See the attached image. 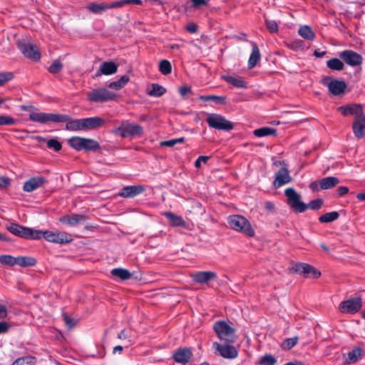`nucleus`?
<instances>
[{
    "label": "nucleus",
    "instance_id": "obj_1",
    "mask_svg": "<svg viewBox=\"0 0 365 365\" xmlns=\"http://www.w3.org/2000/svg\"><path fill=\"white\" fill-rule=\"evenodd\" d=\"M227 223L230 228L242 232L246 236L253 237L255 231L249 220L240 215H232L227 217Z\"/></svg>",
    "mask_w": 365,
    "mask_h": 365
},
{
    "label": "nucleus",
    "instance_id": "obj_2",
    "mask_svg": "<svg viewBox=\"0 0 365 365\" xmlns=\"http://www.w3.org/2000/svg\"><path fill=\"white\" fill-rule=\"evenodd\" d=\"M219 339L225 344H232L235 341V329L225 321H217L213 325Z\"/></svg>",
    "mask_w": 365,
    "mask_h": 365
},
{
    "label": "nucleus",
    "instance_id": "obj_3",
    "mask_svg": "<svg viewBox=\"0 0 365 365\" xmlns=\"http://www.w3.org/2000/svg\"><path fill=\"white\" fill-rule=\"evenodd\" d=\"M68 144L77 151H96L100 148V144L95 140L74 136L68 140Z\"/></svg>",
    "mask_w": 365,
    "mask_h": 365
},
{
    "label": "nucleus",
    "instance_id": "obj_4",
    "mask_svg": "<svg viewBox=\"0 0 365 365\" xmlns=\"http://www.w3.org/2000/svg\"><path fill=\"white\" fill-rule=\"evenodd\" d=\"M29 119L34 122L43 124H46L50 122L67 123V121L69 120V115L58 113L32 112L29 113Z\"/></svg>",
    "mask_w": 365,
    "mask_h": 365
},
{
    "label": "nucleus",
    "instance_id": "obj_5",
    "mask_svg": "<svg viewBox=\"0 0 365 365\" xmlns=\"http://www.w3.org/2000/svg\"><path fill=\"white\" fill-rule=\"evenodd\" d=\"M284 195L287 204L295 213H302L307 210V204L302 201L301 195L293 187L287 188Z\"/></svg>",
    "mask_w": 365,
    "mask_h": 365
},
{
    "label": "nucleus",
    "instance_id": "obj_6",
    "mask_svg": "<svg viewBox=\"0 0 365 365\" xmlns=\"http://www.w3.org/2000/svg\"><path fill=\"white\" fill-rule=\"evenodd\" d=\"M7 230L13 235L26 240H39L38 235L40 232L37 230L24 227L16 223L7 225Z\"/></svg>",
    "mask_w": 365,
    "mask_h": 365
},
{
    "label": "nucleus",
    "instance_id": "obj_7",
    "mask_svg": "<svg viewBox=\"0 0 365 365\" xmlns=\"http://www.w3.org/2000/svg\"><path fill=\"white\" fill-rule=\"evenodd\" d=\"M206 121L209 127L218 130L229 131L233 128V123L217 113H207Z\"/></svg>",
    "mask_w": 365,
    "mask_h": 365
},
{
    "label": "nucleus",
    "instance_id": "obj_8",
    "mask_svg": "<svg viewBox=\"0 0 365 365\" xmlns=\"http://www.w3.org/2000/svg\"><path fill=\"white\" fill-rule=\"evenodd\" d=\"M37 232H40L38 235L39 236V239L44 238L46 240L50 242L58 243V244H65L72 241V239L69 237L67 233L57 232H53L51 231H42L40 230H37Z\"/></svg>",
    "mask_w": 365,
    "mask_h": 365
},
{
    "label": "nucleus",
    "instance_id": "obj_9",
    "mask_svg": "<svg viewBox=\"0 0 365 365\" xmlns=\"http://www.w3.org/2000/svg\"><path fill=\"white\" fill-rule=\"evenodd\" d=\"M116 95L105 88H98L88 93L87 97L91 102H106L115 98Z\"/></svg>",
    "mask_w": 365,
    "mask_h": 365
},
{
    "label": "nucleus",
    "instance_id": "obj_10",
    "mask_svg": "<svg viewBox=\"0 0 365 365\" xmlns=\"http://www.w3.org/2000/svg\"><path fill=\"white\" fill-rule=\"evenodd\" d=\"M17 46L22 54L27 58L38 61L41 58V53L37 47L25 41H18Z\"/></svg>",
    "mask_w": 365,
    "mask_h": 365
},
{
    "label": "nucleus",
    "instance_id": "obj_11",
    "mask_svg": "<svg viewBox=\"0 0 365 365\" xmlns=\"http://www.w3.org/2000/svg\"><path fill=\"white\" fill-rule=\"evenodd\" d=\"M362 307V300L360 297H354L343 301L339 304V309L343 314H356Z\"/></svg>",
    "mask_w": 365,
    "mask_h": 365
},
{
    "label": "nucleus",
    "instance_id": "obj_12",
    "mask_svg": "<svg viewBox=\"0 0 365 365\" xmlns=\"http://www.w3.org/2000/svg\"><path fill=\"white\" fill-rule=\"evenodd\" d=\"M291 269L294 272L303 274L304 277H308L309 274H311L315 279H317L321 275V272L313 266L303 262L294 263L292 265Z\"/></svg>",
    "mask_w": 365,
    "mask_h": 365
},
{
    "label": "nucleus",
    "instance_id": "obj_13",
    "mask_svg": "<svg viewBox=\"0 0 365 365\" xmlns=\"http://www.w3.org/2000/svg\"><path fill=\"white\" fill-rule=\"evenodd\" d=\"M213 347L220 356L225 359H235L238 355V351L236 348L230 345V344H220L215 341L213 343Z\"/></svg>",
    "mask_w": 365,
    "mask_h": 365
},
{
    "label": "nucleus",
    "instance_id": "obj_14",
    "mask_svg": "<svg viewBox=\"0 0 365 365\" xmlns=\"http://www.w3.org/2000/svg\"><path fill=\"white\" fill-rule=\"evenodd\" d=\"M292 181L289 171L287 166L282 167L276 173L273 181L274 188H279Z\"/></svg>",
    "mask_w": 365,
    "mask_h": 365
},
{
    "label": "nucleus",
    "instance_id": "obj_15",
    "mask_svg": "<svg viewBox=\"0 0 365 365\" xmlns=\"http://www.w3.org/2000/svg\"><path fill=\"white\" fill-rule=\"evenodd\" d=\"M146 187L143 185H128L120 189L118 195L124 198L134 197L143 193Z\"/></svg>",
    "mask_w": 365,
    "mask_h": 365
},
{
    "label": "nucleus",
    "instance_id": "obj_16",
    "mask_svg": "<svg viewBox=\"0 0 365 365\" xmlns=\"http://www.w3.org/2000/svg\"><path fill=\"white\" fill-rule=\"evenodd\" d=\"M339 56L346 63L351 66H357L362 63V57L351 50H345L339 53Z\"/></svg>",
    "mask_w": 365,
    "mask_h": 365
},
{
    "label": "nucleus",
    "instance_id": "obj_17",
    "mask_svg": "<svg viewBox=\"0 0 365 365\" xmlns=\"http://www.w3.org/2000/svg\"><path fill=\"white\" fill-rule=\"evenodd\" d=\"M48 180L42 176H36L26 180L23 186V190L25 192H31L46 184Z\"/></svg>",
    "mask_w": 365,
    "mask_h": 365
},
{
    "label": "nucleus",
    "instance_id": "obj_18",
    "mask_svg": "<svg viewBox=\"0 0 365 365\" xmlns=\"http://www.w3.org/2000/svg\"><path fill=\"white\" fill-rule=\"evenodd\" d=\"M192 356V352L190 349L180 348L173 353V358L176 363L185 365L189 362Z\"/></svg>",
    "mask_w": 365,
    "mask_h": 365
},
{
    "label": "nucleus",
    "instance_id": "obj_19",
    "mask_svg": "<svg viewBox=\"0 0 365 365\" xmlns=\"http://www.w3.org/2000/svg\"><path fill=\"white\" fill-rule=\"evenodd\" d=\"M86 216L82 214L72 213L71 215H65L59 218V221L69 226H76L86 220Z\"/></svg>",
    "mask_w": 365,
    "mask_h": 365
},
{
    "label": "nucleus",
    "instance_id": "obj_20",
    "mask_svg": "<svg viewBox=\"0 0 365 365\" xmlns=\"http://www.w3.org/2000/svg\"><path fill=\"white\" fill-rule=\"evenodd\" d=\"M352 128L356 138H361L365 136V115L361 114L356 116Z\"/></svg>",
    "mask_w": 365,
    "mask_h": 365
},
{
    "label": "nucleus",
    "instance_id": "obj_21",
    "mask_svg": "<svg viewBox=\"0 0 365 365\" xmlns=\"http://www.w3.org/2000/svg\"><path fill=\"white\" fill-rule=\"evenodd\" d=\"M106 121L103 118L94 116L83 118L84 130H93L103 126Z\"/></svg>",
    "mask_w": 365,
    "mask_h": 365
},
{
    "label": "nucleus",
    "instance_id": "obj_22",
    "mask_svg": "<svg viewBox=\"0 0 365 365\" xmlns=\"http://www.w3.org/2000/svg\"><path fill=\"white\" fill-rule=\"evenodd\" d=\"M217 277V274L211 271L197 272L192 275V279L200 284H205Z\"/></svg>",
    "mask_w": 365,
    "mask_h": 365
},
{
    "label": "nucleus",
    "instance_id": "obj_23",
    "mask_svg": "<svg viewBox=\"0 0 365 365\" xmlns=\"http://www.w3.org/2000/svg\"><path fill=\"white\" fill-rule=\"evenodd\" d=\"M329 91L334 96L343 93L346 88V84L344 81L331 80L327 83Z\"/></svg>",
    "mask_w": 365,
    "mask_h": 365
},
{
    "label": "nucleus",
    "instance_id": "obj_24",
    "mask_svg": "<svg viewBox=\"0 0 365 365\" xmlns=\"http://www.w3.org/2000/svg\"><path fill=\"white\" fill-rule=\"evenodd\" d=\"M222 78L235 88H245L247 87V83L242 77L231 75H222Z\"/></svg>",
    "mask_w": 365,
    "mask_h": 365
},
{
    "label": "nucleus",
    "instance_id": "obj_25",
    "mask_svg": "<svg viewBox=\"0 0 365 365\" xmlns=\"http://www.w3.org/2000/svg\"><path fill=\"white\" fill-rule=\"evenodd\" d=\"M164 216H165L170 225L173 227L187 228V223L183 220L181 216L176 215L175 214L171 212H166L164 213Z\"/></svg>",
    "mask_w": 365,
    "mask_h": 365
},
{
    "label": "nucleus",
    "instance_id": "obj_26",
    "mask_svg": "<svg viewBox=\"0 0 365 365\" xmlns=\"http://www.w3.org/2000/svg\"><path fill=\"white\" fill-rule=\"evenodd\" d=\"M339 111L344 115H361V106L360 104H351L342 106L338 108Z\"/></svg>",
    "mask_w": 365,
    "mask_h": 365
},
{
    "label": "nucleus",
    "instance_id": "obj_27",
    "mask_svg": "<svg viewBox=\"0 0 365 365\" xmlns=\"http://www.w3.org/2000/svg\"><path fill=\"white\" fill-rule=\"evenodd\" d=\"M252 52L248 60V68H253L261 58V54L258 46L255 42L251 41Z\"/></svg>",
    "mask_w": 365,
    "mask_h": 365
},
{
    "label": "nucleus",
    "instance_id": "obj_28",
    "mask_svg": "<svg viewBox=\"0 0 365 365\" xmlns=\"http://www.w3.org/2000/svg\"><path fill=\"white\" fill-rule=\"evenodd\" d=\"M65 129L66 130L78 132L84 130L83 124V118L79 119H72L69 115V120L67 121Z\"/></svg>",
    "mask_w": 365,
    "mask_h": 365
},
{
    "label": "nucleus",
    "instance_id": "obj_29",
    "mask_svg": "<svg viewBox=\"0 0 365 365\" xmlns=\"http://www.w3.org/2000/svg\"><path fill=\"white\" fill-rule=\"evenodd\" d=\"M299 35L305 40L313 41L315 38V33L311 26L303 25L298 29Z\"/></svg>",
    "mask_w": 365,
    "mask_h": 365
},
{
    "label": "nucleus",
    "instance_id": "obj_30",
    "mask_svg": "<svg viewBox=\"0 0 365 365\" xmlns=\"http://www.w3.org/2000/svg\"><path fill=\"white\" fill-rule=\"evenodd\" d=\"M339 182L336 177L329 176L320 180L322 190H328L335 187Z\"/></svg>",
    "mask_w": 365,
    "mask_h": 365
},
{
    "label": "nucleus",
    "instance_id": "obj_31",
    "mask_svg": "<svg viewBox=\"0 0 365 365\" xmlns=\"http://www.w3.org/2000/svg\"><path fill=\"white\" fill-rule=\"evenodd\" d=\"M117 65L113 61H106L101 65V72L103 73V75L114 74L117 72Z\"/></svg>",
    "mask_w": 365,
    "mask_h": 365
},
{
    "label": "nucleus",
    "instance_id": "obj_32",
    "mask_svg": "<svg viewBox=\"0 0 365 365\" xmlns=\"http://www.w3.org/2000/svg\"><path fill=\"white\" fill-rule=\"evenodd\" d=\"M36 263V259L32 257L19 256L16 257V264H18L22 267H33Z\"/></svg>",
    "mask_w": 365,
    "mask_h": 365
},
{
    "label": "nucleus",
    "instance_id": "obj_33",
    "mask_svg": "<svg viewBox=\"0 0 365 365\" xmlns=\"http://www.w3.org/2000/svg\"><path fill=\"white\" fill-rule=\"evenodd\" d=\"M253 133L256 137L262 138L276 135L277 130L274 128L262 127L255 130Z\"/></svg>",
    "mask_w": 365,
    "mask_h": 365
},
{
    "label": "nucleus",
    "instance_id": "obj_34",
    "mask_svg": "<svg viewBox=\"0 0 365 365\" xmlns=\"http://www.w3.org/2000/svg\"><path fill=\"white\" fill-rule=\"evenodd\" d=\"M129 76L124 75L120 79L115 81H112L108 84V87L115 90H120L123 88L129 81Z\"/></svg>",
    "mask_w": 365,
    "mask_h": 365
},
{
    "label": "nucleus",
    "instance_id": "obj_35",
    "mask_svg": "<svg viewBox=\"0 0 365 365\" xmlns=\"http://www.w3.org/2000/svg\"><path fill=\"white\" fill-rule=\"evenodd\" d=\"M36 358L32 356H26L16 359L11 365H36Z\"/></svg>",
    "mask_w": 365,
    "mask_h": 365
},
{
    "label": "nucleus",
    "instance_id": "obj_36",
    "mask_svg": "<svg viewBox=\"0 0 365 365\" xmlns=\"http://www.w3.org/2000/svg\"><path fill=\"white\" fill-rule=\"evenodd\" d=\"M339 214L336 211L327 212L319 217V221L322 223H329L336 220Z\"/></svg>",
    "mask_w": 365,
    "mask_h": 365
},
{
    "label": "nucleus",
    "instance_id": "obj_37",
    "mask_svg": "<svg viewBox=\"0 0 365 365\" xmlns=\"http://www.w3.org/2000/svg\"><path fill=\"white\" fill-rule=\"evenodd\" d=\"M327 66L333 71H341L344 69V63L336 58H331L327 61Z\"/></svg>",
    "mask_w": 365,
    "mask_h": 365
},
{
    "label": "nucleus",
    "instance_id": "obj_38",
    "mask_svg": "<svg viewBox=\"0 0 365 365\" xmlns=\"http://www.w3.org/2000/svg\"><path fill=\"white\" fill-rule=\"evenodd\" d=\"M111 274L113 276L119 277L122 280L128 279L131 277L130 272L123 268H115L111 270Z\"/></svg>",
    "mask_w": 365,
    "mask_h": 365
},
{
    "label": "nucleus",
    "instance_id": "obj_39",
    "mask_svg": "<svg viewBox=\"0 0 365 365\" xmlns=\"http://www.w3.org/2000/svg\"><path fill=\"white\" fill-rule=\"evenodd\" d=\"M165 92L166 89L163 86L158 83H153L152 84V89L148 92V94L150 96L160 97L163 96Z\"/></svg>",
    "mask_w": 365,
    "mask_h": 365
},
{
    "label": "nucleus",
    "instance_id": "obj_40",
    "mask_svg": "<svg viewBox=\"0 0 365 365\" xmlns=\"http://www.w3.org/2000/svg\"><path fill=\"white\" fill-rule=\"evenodd\" d=\"M87 9L93 14H101L108 9V6L107 4H96L92 2L88 4Z\"/></svg>",
    "mask_w": 365,
    "mask_h": 365
},
{
    "label": "nucleus",
    "instance_id": "obj_41",
    "mask_svg": "<svg viewBox=\"0 0 365 365\" xmlns=\"http://www.w3.org/2000/svg\"><path fill=\"white\" fill-rule=\"evenodd\" d=\"M129 135H138L143 131V127L135 123H125Z\"/></svg>",
    "mask_w": 365,
    "mask_h": 365
},
{
    "label": "nucleus",
    "instance_id": "obj_42",
    "mask_svg": "<svg viewBox=\"0 0 365 365\" xmlns=\"http://www.w3.org/2000/svg\"><path fill=\"white\" fill-rule=\"evenodd\" d=\"M159 71L163 75H168L172 72V66L169 61L162 60L159 63Z\"/></svg>",
    "mask_w": 365,
    "mask_h": 365
},
{
    "label": "nucleus",
    "instance_id": "obj_43",
    "mask_svg": "<svg viewBox=\"0 0 365 365\" xmlns=\"http://www.w3.org/2000/svg\"><path fill=\"white\" fill-rule=\"evenodd\" d=\"M16 257L9 255H0V263L3 265L12 267L16 264Z\"/></svg>",
    "mask_w": 365,
    "mask_h": 365
},
{
    "label": "nucleus",
    "instance_id": "obj_44",
    "mask_svg": "<svg viewBox=\"0 0 365 365\" xmlns=\"http://www.w3.org/2000/svg\"><path fill=\"white\" fill-rule=\"evenodd\" d=\"M362 350L360 348H355L348 353V362L356 361L361 356Z\"/></svg>",
    "mask_w": 365,
    "mask_h": 365
},
{
    "label": "nucleus",
    "instance_id": "obj_45",
    "mask_svg": "<svg viewBox=\"0 0 365 365\" xmlns=\"http://www.w3.org/2000/svg\"><path fill=\"white\" fill-rule=\"evenodd\" d=\"M298 340L299 338L297 336L287 338L282 343L281 346L284 349L289 350L297 344Z\"/></svg>",
    "mask_w": 365,
    "mask_h": 365
},
{
    "label": "nucleus",
    "instance_id": "obj_46",
    "mask_svg": "<svg viewBox=\"0 0 365 365\" xmlns=\"http://www.w3.org/2000/svg\"><path fill=\"white\" fill-rule=\"evenodd\" d=\"M267 30L272 34H277L279 31V26L274 20L266 19L264 21Z\"/></svg>",
    "mask_w": 365,
    "mask_h": 365
},
{
    "label": "nucleus",
    "instance_id": "obj_47",
    "mask_svg": "<svg viewBox=\"0 0 365 365\" xmlns=\"http://www.w3.org/2000/svg\"><path fill=\"white\" fill-rule=\"evenodd\" d=\"M17 120L9 115H0V126L15 125Z\"/></svg>",
    "mask_w": 365,
    "mask_h": 365
},
{
    "label": "nucleus",
    "instance_id": "obj_48",
    "mask_svg": "<svg viewBox=\"0 0 365 365\" xmlns=\"http://www.w3.org/2000/svg\"><path fill=\"white\" fill-rule=\"evenodd\" d=\"M277 359L271 354H266L259 360L260 365H274Z\"/></svg>",
    "mask_w": 365,
    "mask_h": 365
},
{
    "label": "nucleus",
    "instance_id": "obj_49",
    "mask_svg": "<svg viewBox=\"0 0 365 365\" xmlns=\"http://www.w3.org/2000/svg\"><path fill=\"white\" fill-rule=\"evenodd\" d=\"M63 68V64L59 60H55L48 68V71L53 74L57 73Z\"/></svg>",
    "mask_w": 365,
    "mask_h": 365
},
{
    "label": "nucleus",
    "instance_id": "obj_50",
    "mask_svg": "<svg viewBox=\"0 0 365 365\" xmlns=\"http://www.w3.org/2000/svg\"><path fill=\"white\" fill-rule=\"evenodd\" d=\"M323 203H324V201L322 199L318 198V199L312 200L308 204H307V209L310 208L311 210H318L319 209H320L322 207V206L323 205Z\"/></svg>",
    "mask_w": 365,
    "mask_h": 365
},
{
    "label": "nucleus",
    "instance_id": "obj_51",
    "mask_svg": "<svg viewBox=\"0 0 365 365\" xmlns=\"http://www.w3.org/2000/svg\"><path fill=\"white\" fill-rule=\"evenodd\" d=\"M14 78V74L11 72H0V86H2L6 83L9 82Z\"/></svg>",
    "mask_w": 365,
    "mask_h": 365
},
{
    "label": "nucleus",
    "instance_id": "obj_52",
    "mask_svg": "<svg viewBox=\"0 0 365 365\" xmlns=\"http://www.w3.org/2000/svg\"><path fill=\"white\" fill-rule=\"evenodd\" d=\"M47 147L53 149L55 151H59L62 148L61 143L56 138L48 140Z\"/></svg>",
    "mask_w": 365,
    "mask_h": 365
},
{
    "label": "nucleus",
    "instance_id": "obj_53",
    "mask_svg": "<svg viewBox=\"0 0 365 365\" xmlns=\"http://www.w3.org/2000/svg\"><path fill=\"white\" fill-rule=\"evenodd\" d=\"M113 133L120 135L122 138H125L129 135L128 129L125 124H123L121 126L115 128L113 130Z\"/></svg>",
    "mask_w": 365,
    "mask_h": 365
},
{
    "label": "nucleus",
    "instance_id": "obj_54",
    "mask_svg": "<svg viewBox=\"0 0 365 365\" xmlns=\"http://www.w3.org/2000/svg\"><path fill=\"white\" fill-rule=\"evenodd\" d=\"M200 99H201L204 101H224L225 100V97L215 96V95H208V96H200Z\"/></svg>",
    "mask_w": 365,
    "mask_h": 365
},
{
    "label": "nucleus",
    "instance_id": "obj_55",
    "mask_svg": "<svg viewBox=\"0 0 365 365\" xmlns=\"http://www.w3.org/2000/svg\"><path fill=\"white\" fill-rule=\"evenodd\" d=\"M63 319L66 326L70 329L72 328L76 324V320L74 319L70 318L66 314H63Z\"/></svg>",
    "mask_w": 365,
    "mask_h": 365
},
{
    "label": "nucleus",
    "instance_id": "obj_56",
    "mask_svg": "<svg viewBox=\"0 0 365 365\" xmlns=\"http://www.w3.org/2000/svg\"><path fill=\"white\" fill-rule=\"evenodd\" d=\"M125 5V0L117 1L111 4H107L108 9L113 8H119Z\"/></svg>",
    "mask_w": 365,
    "mask_h": 365
},
{
    "label": "nucleus",
    "instance_id": "obj_57",
    "mask_svg": "<svg viewBox=\"0 0 365 365\" xmlns=\"http://www.w3.org/2000/svg\"><path fill=\"white\" fill-rule=\"evenodd\" d=\"M209 158H210V157L204 156V155H201V156L198 157V158L195 162V166L196 168H200L201 163H206Z\"/></svg>",
    "mask_w": 365,
    "mask_h": 365
},
{
    "label": "nucleus",
    "instance_id": "obj_58",
    "mask_svg": "<svg viewBox=\"0 0 365 365\" xmlns=\"http://www.w3.org/2000/svg\"><path fill=\"white\" fill-rule=\"evenodd\" d=\"M10 184V180L7 177L0 176V189L5 188Z\"/></svg>",
    "mask_w": 365,
    "mask_h": 365
},
{
    "label": "nucleus",
    "instance_id": "obj_59",
    "mask_svg": "<svg viewBox=\"0 0 365 365\" xmlns=\"http://www.w3.org/2000/svg\"><path fill=\"white\" fill-rule=\"evenodd\" d=\"M9 324L5 321L0 322V334L6 333L9 329Z\"/></svg>",
    "mask_w": 365,
    "mask_h": 365
},
{
    "label": "nucleus",
    "instance_id": "obj_60",
    "mask_svg": "<svg viewBox=\"0 0 365 365\" xmlns=\"http://www.w3.org/2000/svg\"><path fill=\"white\" fill-rule=\"evenodd\" d=\"M320 187H321L320 180L319 181H313L309 185V188L313 192H316V191H319V190H322L320 188Z\"/></svg>",
    "mask_w": 365,
    "mask_h": 365
},
{
    "label": "nucleus",
    "instance_id": "obj_61",
    "mask_svg": "<svg viewBox=\"0 0 365 365\" xmlns=\"http://www.w3.org/2000/svg\"><path fill=\"white\" fill-rule=\"evenodd\" d=\"M349 188L346 186H340L337 188L338 196L341 197L348 193Z\"/></svg>",
    "mask_w": 365,
    "mask_h": 365
},
{
    "label": "nucleus",
    "instance_id": "obj_62",
    "mask_svg": "<svg viewBox=\"0 0 365 365\" xmlns=\"http://www.w3.org/2000/svg\"><path fill=\"white\" fill-rule=\"evenodd\" d=\"M209 0H191L192 6L196 8L201 5H207Z\"/></svg>",
    "mask_w": 365,
    "mask_h": 365
},
{
    "label": "nucleus",
    "instance_id": "obj_63",
    "mask_svg": "<svg viewBox=\"0 0 365 365\" xmlns=\"http://www.w3.org/2000/svg\"><path fill=\"white\" fill-rule=\"evenodd\" d=\"M186 29L188 32L191 33V34H194L197 31V26L196 24L195 23H190L187 25L186 26Z\"/></svg>",
    "mask_w": 365,
    "mask_h": 365
},
{
    "label": "nucleus",
    "instance_id": "obj_64",
    "mask_svg": "<svg viewBox=\"0 0 365 365\" xmlns=\"http://www.w3.org/2000/svg\"><path fill=\"white\" fill-rule=\"evenodd\" d=\"M191 91V88L190 86H182L179 88V92L182 96H185L187 93Z\"/></svg>",
    "mask_w": 365,
    "mask_h": 365
}]
</instances>
